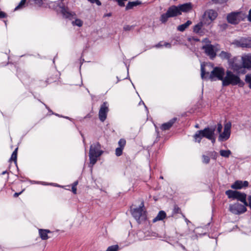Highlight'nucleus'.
Masks as SVG:
<instances>
[{"label": "nucleus", "instance_id": "nucleus-7", "mask_svg": "<svg viewBox=\"0 0 251 251\" xmlns=\"http://www.w3.org/2000/svg\"><path fill=\"white\" fill-rule=\"evenodd\" d=\"M202 43H205L202 49L204 50L205 53L211 58H213L216 56V50L214 46L210 44V42L207 38H205L202 40Z\"/></svg>", "mask_w": 251, "mask_h": 251}, {"label": "nucleus", "instance_id": "nucleus-10", "mask_svg": "<svg viewBox=\"0 0 251 251\" xmlns=\"http://www.w3.org/2000/svg\"><path fill=\"white\" fill-rule=\"evenodd\" d=\"M202 131V134L203 137H205L211 140L213 143L215 142L214 137L215 128H205L203 130H201Z\"/></svg>", "mask_w": 251, "mask_h": 251}, {"label": "nucleus", "instance_id": "nucleus-36", "mask_svg": "<svg viewBox=\"0 0 251 251\" xmlns=\"http://www.w3.org/2000/svg\"><path fill=\"white\" fill-rule=\"evenodd\" d=\"M119 247L118 245L111 246L109 247L106 251H117Z\"/></svg>", "mask_w": 251, "mask_h": 251}, {"label": "nucleus", "instance_id": "nucleus-13", "mask_svg": "<svg viewBox=\"0 0 251 251\" xmlns=\"http://www.w3.org/2000/svg\"><path fill=\"white\" fill-rule=\"evenodd\" d=\"M92 153V155L98 157L101 155L102 151L100 150V146L99 143H95L90 146L89 153Z\"/></svg>", "mask_w": 251, "mask_h": 251}, {"label": "nucleus", "instance_id": "nucleus-15", "mask_svg": "<svg viewBox=\"0 0 251 251\" xmlns=\"http://www.w3.org/2000/svg\"><path fill=\"white\" fill-rule=\"evenodd\" d=\"M249 182L247 181L236 180L231 185V188L233 189H241L248 187Z\"/></svg>", "mask_w": 251, "mask_h": 251}, {"label": "nucleus", "instance_id": "nucleus-40", "mask_svg": "<svg viewBox=\"0 0 251 251\" xmlns=\"http://www.w3.org/2000/svg\"><path fill=\"white\" fill-rule=\"evenodd\" d=\"M78 184L77 181H75L72 185V192L74 194H75L76 193V186Z\"/></svg>", "mask_w": 251, "mask_h": 251}, {"label": "nucleus", "instance_id": "nucleus-18", "mask_svg": "<svg viewBox=\"0 0 251 251\" xmlns=\"http://www.w3.org/2000/svg\"><path fill=\"white\" fill-rule=\"evenodd\" d=\"M210 64H201V77L202 79H204V78H206L207 75H209L208 72H206L205 70V67H210Z\"/></svg>", "mask_w": 251, "mask_h": 251}, {"label": "nucleus", "instance_id": "nucleus-44", "mask_svg": "<svg viewBox=\"0 0 251 251\" xmlns=\"http://www.w3.org/2000/svg\"><path fill=\"white\" fill-rule=\"evenodd\" d=\"M133 28V26H130V25H126L125 26H124V29L125 30H130L132 29Z\"/></svg>", "mask_w": 251, "mask_h": 251}, {"label": "nucleus", "instance_id": "nucleus-29", "mask_svg": "<svg viewBox=\"0 0 251 251\" xmlns=\"http://www.w3.org/2000/svg\"><path fill=\"white\" fill-rule=\"evenodd\" d=\"M89 158H90V163L92 166L94 165L97 161L98 156H94L92 155V153H89Z\"/></svg>", "mask_w": 251, "mask_h": 251}, {"label": "nucleus", "instance_id": "nucleus-14", "mask_svg": "<svg viewBox=\"0 0 251 251\" xmlns=\"http://www.w3.org/2000/svg\"><path fill=\"white\" fill-rule=\"evenodd\" d=\"M243 68L251 69V54H244L242 56Z\"/></svg>", "mask_w": 251, "mask_h": 251}, {"label": "nucleus", "instance_id": "nucleus-46", "mask_svg": "<svg viewBox=\"0 0 251 251\" xmlns=\"http://www.w3.org/2000/svg\"><path fill=\"white\" fill-rule=\"evenodd\" d=\"M6 17V14L3 12L0 11V18H5Z\"/></svg>", "mask_w": 251, "mask_h": 251}, {"label": "nucleus", "instance_id": "nucleus-45", "mask_svg": "<svg viewBox=\"0 0 251 251\" xmlns=\"http://www.w3.org/2000/svg\"><path fill=\"white\" fill-rule=\"evenodd\" d=\"M227 0H212V1L215 3H222L226 1Z\"/></svg>", "mask_w": 251, "mask_h": 251}, {"label": "nucleus", "instance_id": "nucleus-37", "mask_svg": "<svg viewBox=\"0 0 251 251\" xmlns=\"http://www.w3.org/2000/svg\"><path fill=\"white\" fill-rule=\"evenodd\" d=\"M123 149L122 148H117L115 151V154L117 156H119L122 155L123 152Z\"/></svg>", "mask_w": 251, "mask_h": 251}, {"label": "nucleus", "instance_id": "nucleus-51", "mask_svg": "<svg viewBox=\"0 0 251 251\" xmlns=\"http://www.w3.org/2000/svg\"><path fill=\"white\" fill-rule=\"evenodd\" d=\"M163 46H165V47H167V48H171V44H170L168 43H165V44L163 45Z\"/></svg>", "mask_w": 251, "mask_h": 251}, {"label": "nucleus", "instance_id": "nucleus-22", "mask_svg": "<svg viewBox=\"0 0 251 251\" xmlns=\"http://www.w3.org/2000/svg\"><path fill=\"white\" fill-rule=\"evenodd\" d=\"M191 24L192 22L191 21H187L185 24L178 26L177 29L180 31H183Z\"/></svg>", "mask_w": 251, "mask_h": 251}, {"label": "nucleus", "instance_id": "nucleus-32", "mask_svg": "<svg viewBox=\"0 0 251 251\" xmlns=\"http://www.w3.org/2000/svg\"><path fill=\"white\" fill-rule=\"evenodd\" d=\"M72 24L78 27H81L82 26L83 22L80 19H76L74 21L72 22Z\"/></svg>", "mask_w": 251, "mask_h": 251}, {"label": "nucleus", "instance_id": "nucleus-52", "mask_svg": "<svg viewBox=\"0 0 251 251\" xmlns=\"http://www.w3.org/2000/svg\"><path fill=\"white\" fill-rule=\"evenodd\" d=\"M112 14L111 13H106V14H105L103 16V17H110L111 16Z\"/></svg>", "mask_w": 251, "mask_h": 251}, {"label": "nucleus", "instance_id": "nucleus-26", "mask_svg": "<svg viewBox=\"0 0 251 251\" xmlns=\"http://www.w3.org/2000/svg\"><path fill=\"white\" fill-rule=\"evenodd\" d=\"M220 155L224 157H228L231 154V152L230 150H222L220 151Z\"/></svg>", "mask_w": 251, "mask_h": 251}, {"label": "nucleus", "instance_id": "nucleus-33", "mask_svg": "<svg viewBox=\"0 0 251 251\" xmlns=\"http://www.w3.org/2000/svg\"><path fill=\"white\" fill-rule=\"evenodd\" d=\"M61 13L66 18H69L71 16V14L65 8H62Z\"/></svg>", "mask_w": 251, "mask_h": 251}, {"label": "nucleus", "instance_id": "nucleus-35", "mask_svg": "<svg viewBox=\"0 0 251 251\" xmlns=\"http://www.w3.org/2000/svg\"><path fill=\"white\" fill-rule=\"evenodd\" d=\"M126 144V141L124 139H121L118 142V145L120 148L124 149Z\"/></svg>", "mask_w": 251, "mask_h": 251}, {"label": "nucleus", "instance_id": "nucleus-50", "mask_svg": "<svg viewBox=\"0 0 251 251\" xmlns=\"http://www.w3.org/2000/svg\"><path fill=\"white\" fill-rule=\"evenodd\" d=\"M163 46V45L161 44V43H159L157 44H156L155 47L157 48H160V47H162Z\"/></svg>", "mask_w": 251, "mask_h": 251}, {"label": "nucleus", "instance_id": "nucleus-25", "mask_svg": "<svg viewBox=\"0 0 251 251\" xmlns=\"http://www.w3.org/2000/svg\"><path fill=\"white\" fill-rule=\"evenodd\" d=\"M204 25V23H203V21L201 20V21L196 25L193 28V30L195 33H199L200 30L201 29L202 25Z\"/></svg>", "mask_w": 251, "mask_h": 251}, {"label": "nucleus", "instance_id": "nucleus-49", "mask_svg": "<svg viewBox=\"0 0 251 251\" xmlns=\"http://www.w3.org/2000/svg\"><path fill=\"white\" fill-rule=\"evenodd\" d=\"M249 200V203L248 205L250 206V207L251 208V196H250L248 198Z\"/></svg>", "mask_w": 251, "mask_h": 251}, {"label": "nucleus", "instance_id": "nucleus-4", "mask_svg": "<svg viewBox=\"0 0 251 251\" xmlns=\"http://www.w3.org/2000/svg\"><path fill=\"white\" fill-rule=\"evenodd\" d=\"M226 194L228 198L237 199L243 202L245 205H248V203L246 201V194L244 193H241L237 191L228 190L226 191Z\"/></svg>", "mask_w": 251, "mask_h": 251}, {"label": "nucleus", "instance_id": "nucleus-38", "mask_svg": "<svg viewBox=\"0 0 251 251\" xmlns=\"http://www.w3.org/2000/svg\"><path fill=\"white\" fill-rule=\"evenodd\" d=\"M202 162L204 164H208L210 161L209 157L206 156L205 155H203L202 156Z\"/></svg>", "mask_w": 251, "mask_h": 251}, {"label": "nucleus", "instance_id": "nucleus-24", "mask_svg": "<svg viewBox=\"0 0 251 251\" xmlns=\"http://www.w3.org/2000/svg\"><path fill=\"white\" fill-rule=\"evenodd\" d=\"M201 132V130H199L195 134L194 138L195 142H198V143L201 142L202 137H203Z\"/></svg>", "mask_w": 251, "mask_h": 251}, {"label": "nucleus", "instance_id": "nucleus-47", "mask_svg": "<svg viewBox=\"0 0 251 251\" xmlns=\"http://www.w3.org/2000/svg\"><path fill=\"white\" fill-rule=\"evenodd\" d=\"M36 4L41 5L42 4V0H33Z\"/></svg>", "mask_w": 251, "mask_h": 251}, {"label": "nucleus", "instance_id": "nucleus-34", "mask_svg": "<svg viewBox=\"0 0 251 251\" xmlns=\"http://www.w3.org/2000/svg\"><path fill=\"white\" fill-rule=\"evenodd\" d=\"M25 1L26 0H21L18 5L15 7V10H17L19 9L22 8L24 6L25 3Z\"/></svg>", "mask_w": 251, "mask_h": 251}, {"label": "nucleus", "instance_id": "nucleus-17", "mask_svg": "<svg viewBox=\"0 0 251 251\" xmlns=\"http://www.w3.org/2000/svg\"><path fill=\"white\" fill-rule=\"evenodd\" d=\"M178 6L181 14L182 12H188L192 9V4L190 2L180 4Z\"/></svg>", "mask_w": 251, "mask_h": 251}, {"label": "nucleus", "instance_id": "nucleus-53", "mask_svg": "<svg viewBox=\"0 0 251 251\" xmlns=\"http://www.w3.org/2000/svg\"><path fill=\"white\" fill-rule=\"evenodd\" d=\"M22 193V192H20V193H15L14 194V196L15 197H18L20 194H21Z\"/></svg>", "mask_w": 251, "mask_h": 251}, {"label": "nucleus", "instance_id": "nucleus-39", "mask_svg": "<svg viewBox=\"0 0 251 251\" xmlns=\"http://www.w3.org/2000/svg\"><path fill=\"white\" fill-rule=\"evenodd\" d=\"M243 68V66H240V65H236V64H232V69L234 71H237V72L239 71V70H240L241 68Z\"/></svg>", "mask_w": 251, "mask_h": 251}, {"label": "nucleus", "instance_id": "nucleus-54", "mask_svg": "<svg viewBox=\"0 0 251 251\" xmlns=\"http://www.w3.org/2000/svg\"><path fill=\"white\" fill-rule=\"evenodd\" d=\"M185 221L186 222L187 224H188V223L189 222V221L186 219L185 218Z\"/></svg>", "mask_w": 251, "mask_h": 251}, {"label": "nucleus", "instance_id": "nucleus-55", "mask_svg": "<svg viewBox=\"0 0 251 251\" xmlns=\"http://www.w3.org/2000/svg\"><path fill=\"white\" fill-rule=\"evenodd\" d=\"M5 173H6V171H4V172H3L2 173V175H4V174H5Z\"/></svg>", "mask_w": 251, "mask_h": 251}, {"label": "nucleus", "instance_id": "nucleus-2", "mask_svg": "<svg viewBox=\"0 0 251 251\" xmlns=\"http://www.w3.org/2000/svg\"><path fill=\"white\" fill-rule=\"evenodd\" d=\"M226 72L225 69L222 67H215L211 72L209 75V78L211 81H215L216 80H221L222 83L225 77Z\"/></svg>", "mask_w": 251, "mask_h": 251}, {"label": "nucleus", "instance_id": "nucleus-28", "mask_svg": "<svg viewBox=\"0 0 251 251\" xmlns=\"http://www.w3.org/2000/svg\"><path fill=\"white\" fill-rule=\"evenodd\" d=\"M170 17L171 16H170L169 14H168V12L167 11L166 13L161 15L160 20L162 23H164L166 22L168 18Z\"/></svg>", "mask_w": 251, "mask_h": 251}, {"label": "nucleus", "instance_id": "nucleus-43", "mask_svg": "<svg viewBox=\"0 0 251 251\" xmlns=\"http://www.w3.org/2000/svg\"><path fill=\"white\" fill-rule=\"evenodd\" d=\"M89 1L93 3H96L98 5L100 6L101 5V2L99 0H88Z\"/></svg>", "mask_w": 251, "mask_h": 251}, {"label": "nucleus", "instance_id": "nucleus-12", "mask_svg": "<svg viewBox=\"0 0 251 251\" xmlns=\"http://www.w3.org/2000/svg\"><path fill=\"white\" fill-rule=\"evenodd\" d=\"M233 44L238 47L251 48V39H241L239 40L235 41Z\"/></svg>", "mask_w": 251, "mask_h": 251}, {"label": "nucleus", "instance_id": "nucleus-41", "mask_svg": "<svg viewBox=\"0 0 251 251\" xmlns=\"http://www.w3.org/2000/svg\"><path fill=\"white\" fill-rule=\"evenodd\" d=\"M119 5L120 6L123 7L125 6V2L127 1V0H116Z\"/></svg>", "mask_w": 251, "mask_h": 251}, {"label": "nucleus", "instance_id": "nucleus-21", "mask_svg": "<svg viewBox=\"0 0 251 251\" xmlns=\"http://www.w3.org/2000/svg\"><path fill=\"white\" fill-rule=\"evenodd\" d=\"M166 216V213L164 211H160L158 213L157 215L153 220L152 222L155 223L158 221L163 220Z\"/></svg>", "mask_w": 251, "mask_h": 251}, {"label": "nucleus", "instance_id": "nucleus-1", "mask_svg": "<svg viewBox=\"0 0 251 251\" xmlns=\"http://www.w3.org/2000/svg\"><path fill=\"white\" fill-rule=\"evenodd\" d=\"M230 85L232 86L238 85L239 87H243L245 83L241 79L238 75L233 73L231 71L227 70L226 72L222 86L224 87Z\"/></svg>", "mask_w": 251, "mask_h": 251}, {"label": "nucleus", "instance_id": "nucleus-31", "mask_svg": "<svg viewBox=\"0 0 251 251\" xmlns=\"http://www.w3.org/2000/svg\"><path fill=\"white\" fill-rule=\"evenodd\" d=\"M17 151L18 148H17L15 151L13 152L11 158H10L9 161H14L15 163L17 162Z\"/></svg>", "mask_w": 251, "mask_h": 251}, {"label": "nucleus", "instance_id": "nucleus-3", "mask_svg": "<svg viewBox=\"0 0 251 251\" xmlns=\"http://www.w3.org/2000/svg\"><path fill=\"white\" fill-rule=\"evenodd\" d=\"M132 215L139 223L146 220L147 216L146 211L144 209L143 202H142L139 207L133 209Z\"/></svg>", "mask_w": 251, "mask_h": 251}, {"label": "nucleus", "instance_id": "nucleus-19", "mask_svg": "<svg viewBox=\"0 0 251 251\" xmlns=\"http://www.w3.org/2000/svg\"><path fill=\"white\" fill-rule=\"evenodd\" d=\"M50 231L47 229H39V233L42 240H47L49 238L48 233H50Z\"/></svg>", "mask_w": 251, "mask_h": 251}, {"label": "nucleus", "instance_id": "nucleus-42", "mask_svg": "<svg viewBox=\"0 0 251 251\" xmlns=\"http://www.w3.org/2000/svg\"><path fill=\"white\" fill-rule=\"evenodd\" d=\"M223 128V126L221 123H219L217 125V132L219 133H221L222 130Z\"/></svg>", "mask_w": 251, "mask_h": 251}, {"label": "nucleus", "instance_id": "nucleus-27", "mask_svg": "<svg viewBox=\"0 0 251 251\" xmlns=\"http://www.w3.org/2000/svg\"><path fill=\"white\" fill-rule=\"evenodd\" d=\"M219 56L223 59H228L230 57V54L227 52L222 51L219 54Z\"/></svg>", "mask_w": 251, "mask_h": 251}, {"label": "nucleus", "instance_id": "nucleus-5", "mask_svg": "<svg viewBox=\"0 0 251 251\" xmlns=\"http://www.w3.org/2000/svg\"><path fill=\"white\" fill-rule=\"evenodd\" d=\"M218 16L216 11L213 9H208L206 10L202 17V20L204 23V25H209L213 21H214Z\"/></svg>", "mask_w": 251, "mask_h": 251}, {"label": "nucleus", "instance_id": "nucleus-48", "mask_svg": "<svg viewBox=\"0 0 251 251\" xmlns=\"http://www.w3.org/2000/svg\"><path fill=\"white\" fill-rule=\"evenodd\" d=\"M248 20L250 22H251V9L249 11V15L248 16Z\"/></svg>", "mask_w": 251, "mask_h": 251}, {"label": "nucleus", "instance_id": "nucleus-20", "mask_svg": "<svg viewBox=\"0 0 251 251\" xmlns=\"http://www.w3.org/2000/svg\"><path fill=\"white\" fill-rule=\"evenodd\" d=\"M176 119L174 118L170 120L168 122L163 124L161 126V129L163 130H166L169 129L174 124V123L176 121Z\"/></svg>", "mask_w": 251, "mask_h": 251}, {"label": "nucleus", "instance_id": "nucleus-8", "mask_svg": "<svg viewBox=\"0 0 251 251\" xmlns=\"http://www.w3.org/2000/svg\"><path fill=\"white\" fill-rule=\"evenodd\" d=\"M245 204H241L239 203H235L229 205V211L233 214L239 215L245 212L247 210Z\"/></svg>", "mask_w": 251, "mask_h": 251}, {"label": "nucleus", "instance_id": "nucleus-30", "mask_svg": "<svg viewBox=\"0 0 251 251\" xmlns=\"http://www.w3.org/2000/svg\"><path fill=\"white\" fill-rule=\"evenodd\" d=\"M245 81L249 84V87L251 89V73L246 75Z\"/></svg>", "mask_w": 251, "mask_h": 251}, {"label": "nucleus", "instance_id": "nucleus-6", "mask_svg": "<svg viewBox=\"0 0 251 251\" xmlns=\"http://www.w3.org/2000/svg\"><path fill=\"white\" fill-rule=\"evenodd\" d=\"M245 17V14L242 12H231L227 16V20L228 23L235 25L243 20Z\"/></svg>", "mask_w": 251, "mask_h": 251}, {"label": "nucleus", "instance_id": "nucleus-23", "mask_svg": "<svg viewBox=\"0 0 251 251\" xmlns=\"http://www.w3.org/2000/svg\"><path fill=\"white\" fill-rule=\"evenodd\" d=\"M141 4V2L139 1H135L129 2L126 6V9H130L132 8L133 7L137 6Z\"/></svg>", "mask_w": 251, "mask_h": 251}, {"label": "nucleus", "instance_id": "nucleus-9", "mask_svg": "<svg viewBox=\"0 0 251 251\" xmlns=\"http://www.w3.org/2000/svg\"><path fill=\"white\" fill-rule=\"evenodd\" d=\"M231 124L230 123H227L224 126V131L220 133L218 137V140L220 142H223L228 140L230 135V129Z\"/></svg>", "mask_w": 251, "mask_h": 251}, {"label": "nucleus", "instance_id": "nucleus-16", "mask_svg": "<svg viewBox=\"0 0 251 251\" xmlns=\"http://www.w3.org/2000/svg\"><path fill=\"white\" fill-rule=\"evenodd\" d=\"M168 14L171 17H174L181 15L178 6H172L167 10Z\"/></svg>", "mask_w": 251, "mask_h": 251}, {"label": "nucleus", "instance_id": "nucleus-11", "mask_svg": "<svg viewBox=\"0 0 251 251\" xmlns=\"http://www.w3.org/2000/svg\"><path fill=\"white\" fill-rule=\"evenodd\" d=\"M108 111V104L107 102H103V104L100 106L99 112V117L100 121L103 122L105 120Z\"/></svg>", "mask_w": 251, "mask_h": 251}]
</instances>
